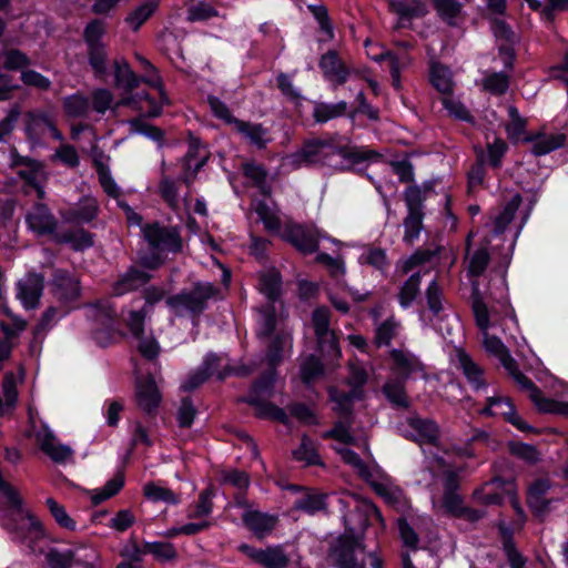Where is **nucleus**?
<instances>
[{"instance_id":"1","label":"nucleus","mask_w":568,"mask_h":568,"mask_svg":"<svg viewBox=\"0 0 568 568\" xmlns=\"http://www.w3.org/2000/svg\"><path fill=\"white\" fill-rule=\"evenodd\" d=\"M292 334L281 333L275 336L268 346L266 359L271 367L270 372L263 375L252 387L247 402L258 408V415L271 417L284 424H287L288 417L284 409L270 403L262 402V397L270 396L275 381L274 367L280 364L285 354L292 349Z\"/></svg>"},{"instance_id":"2","label":"nucleus","mask_w":568,"mask_h":568,"mask_svg":"<svg viewBox=\"0 0 568 568\" xmlns=\"http://www.w3.org/2000/svg\"><path fill=\"white\" fill-rule=\"evenodd\" d=\"M473 312L476 325L483 333V344L487 353L496 356L505 368H514V358L500 338L488 333L489 327L497 324L495 312L489 311L476 291L473 294Z\"/></svg>"},{"instance_id":"3","label":"nucleus","mask_w":568,"mask_h":568,"mask_svg":"<svg viewBox=\"0 0 568 568\" xmlns=\"http://www.w3.org/2000/svg\"><path fill=\"white\" fill-rule=\"evenodd\" d=\"M26 132L33 143L48 138L62 141L63 135L57 128V116L51 110L37 109L26 113Z\"/></svg>"},{"instance_id":"4","label":"nucleus","mask_w":568,"mask_h":568,"mask_svg":"<svg viewBox=\"0 0 568 568\" xmlns=\"http://www.w3.org/2000/svg\"><path fill=\"white\" fill-rule=\"evenodd\" d=\"M216 292L211 283H197L191 291L169 297L166 303L176 314H181L183 311L199 314L206 307L207 301Z\"/></svg>"},{"instance_id":"5","label":"nucleus","mask_w":568,"mask_h":568,"mask_svg":"<svg viewBox=\"0 0 568 568\" xmlns=\"http://www.w3.org/2000/svg\"><path fill=\"white\" fill-rule=\"evenodd\" d=\"M365 547L359 538L344 535L338 538L329 557L336 568H365Z\"/></svg>"},{"instance_id":"6","label":"nucleus","mask_w":568,"mask_h":568,"mask_svg":"<svg viewBox=\"0 0 568 568\" xmlns=\"http://www.w3.org/2000/svg\"><path fill=\"white\" fill-rule=\"evenodd\" d=\"M311 323L321 352L332 357H339L341 351L335 333L329 327L331 311L325 306L316 307L312 313Z\"/></svg>"},{"instance_id":"7","label":"nucleus","mask_w":568,"mask_h":568,"mask_svg":"<svg viewBox=\"0 0 568 568\" xmlns=\"http://www.w3.org/2000/svg\"><path fill=\"white\" fill-rule=\"evenodd\" d=\"M337 152L336 148L327 141L312 139L306 141L301 151L287 158L288 164L294 169L306 164L326 163L327 159Z\"/></svg>"},{"instance_id":"8","label":"nucleus","mask_w":568,"mask_h":568,"mask_svg":"<svg viewBox=\"0 0 568 568\" xmlns=\"http://www.w3.org/2000/svg\"><path fill=\"white\" fill-rule=\"evenodd\" d=\"M281 237L304 254L313 253L325 236L313 225L286 224Z\"/></svg>"},{"instance_id":"9","label":"nucleus","mask_w":568,"mask_h":568,"mask_svg":"<svg viewBox=\"0 0 568 568\" xmlns=\"http://www.w3.org/2000/svg\"><path fill=\"white\" fill-rule=\"evenodd\" d=\"M142 233L150 246L155 250L171 253L182 250V239L175 227L152 223L143 226Z\"/></svg>"},{"instance_id":"10","label":"nucleus","mask_w":568,"mask_h":568,"mask_svg":"<svg viewBox=\"0 0 568 568\" xmlns=\"http://www.w3.org/2000/svg\"><path fill=\"white\" fill-rule=\"evenodd\" d=\"M50 292L60 305L70 310L80 297V282L68 272L55 271L50 284Z\"/></svg>"},{"instance_id":"11","label":"nucleus","mask_w":568,"mask_h":568,"mask_svg":"<svg viewBox=\"0 0 568 568\" xmlns=\"http://www.w3.org/2000/svg\"><path fill=\"white\" fill-rule=\"evenodd\" d=\"M515 493V483L511 478L504 479L498 476L485 483L474 491V498L481 505H499L505 495Z\"/></svg>"},{"instance_id":"12","label":"nucleus","mask_w":568,"mask_h":568,"mask_svg":"<svg viewBox=\"0 0 568 568\" xmlns=\"http://www.w3.org/2000/svg\"><path fill=\"white\" fill-rule=\"evenodd\" d=\"M239 549L254 562L260 564L265 568H286L290 562V558L282 546H272L265 549H258L243 544Z\"/></svg>"},{"instance_id":"13","label":"nucleus","mask_w":568,"mask_h":568,"mask_svg":"<svg viewBox=\"0 0 568 568\" xmlns=\"http://www.w3.org/2000/svg\"><path fill=\"white\" fill-rule=\"evenodd\" d=\"M390 358L394 363L393 371L406 381L410 377L426 378L424 364L413 353L405 349H393Z\"/></svg>"},{"instance_id":"14","label":"nucleus","mask_w":568,"mask_h":568,"mask_svg":"<svg viewBox=\"0 0 568 568\" xmlns=\"http://www.w3.org/2000/svg\"><path fill=\"white\" fill-rule=\"evenodd\" d=\"M161 400V392L152 376L136 379L135 402L141 410L151 414L159 407Z\"/></svg>"},{"instance_id":"15","label":"nucleus","mask_w":568,"mask_h":568,"mask_svg":"<svg viewBox=\"0 0 568 568\" xmlns=\"http://www.w3.org/2000/svg\"><path fill=\"white\" fill-rule=\"evenodd\" d=\"M19 516V524L14 528L16 538L27 544L31 552L41 554L43 549L37 545L44 536L40 521L31 515Z\"/></svg>"},{"instance_id":"16","label":"nucleus","mask_w":568,"mask_h":568,"mask_svg":"<svg viewBox=\"0 0 568 568\" xmlns=\"http://www.w3.org/2000/svg\"><path fill=\"white\" fill-rule=\"evenodd\" d=\"M481 414L491 416H501L507 422L513 424L519 430H528L530 427L516 413L515 407L509 398L490 396L487 398V406L481 410Z\"/></svg>"},{"instance_id":"17","label":"nucleus","mask_w":568,"mask_h":568,"mask_svg":"<svg viewBox=\"0 0 568 568\" xmlns=\"http://www.w3.org/2000/svg\"><path fill=\"white\" fill-rule=\"evenodd\" d=\"M318 65L324 78L334 85L344 84L351 74L349 67L346 65V63L339 58L338 53L333 50L327 51L321 57Z\"/></svg>"},{"instance_id":"18","label":"nucleus","mask_w":568,"mask_h":568,"mask_svg":"<svg viewBox=\"0 0 568 568\" xmlns=\"http://www.w3.org/2000/svg\"><path fill=\"white\" fill-rule=\"evenodd\" d=\"M507 372L513 376L517 385L525 392L538 408L542 413H552L554 406L556 405L555 399L546 398L542 396L538 387L521 372L518 371L517 363L514 359V368H506Z\"/></svg>"},{"instance_id":"19","label":"nucleus","mask_w":568,"mask_h":568,"mask_svg":"<svg viewBox=\"0 0 568 568\" xmlns=\"http://www.w3.org/2000/svg\"><path fill=\"white\" fill-rule=\"evenodd\" d=\"M409 429H404L406 437H410L420 445H436L439 438L438 426L430 419H422L419 417H410L406 422Z\"/></svg>"},{"instance_id":"20","label":"nucleus","mask_w":568,"mask_h":568,"mask_svg":"<svg viewBox=\"0 0 568 568\" xmlns=\"http://www.w3.org/2000/svg\"><path fill=\"white\" fill-rule=\"evenodd\" d=\"M36 440L41 450L55 463H64L73 454L72 449L67 445L60 444L53 433L47 427L37 432Z\"/></svg>"},{"instance_id":"21","label":"nucleus","mask_w":568,"mask_h":568,"mask_svg":"<svg viewBox=\"0 0 568 568\" xmlns=\"http://www.w3.org/2000/svg\"><path fill=\"white\" fill-rule=\"evenodd\" d=\"M44 280L39 274H29L18 284V297L26 308H36L39 305L43 291Z\"/></svg>"},{"instance_id":"22","label":"nucleus","mask_w":568,"mask_h":568,"mask_svg":"<svg viewBox=\"0 0 568 568\" xmlns=\"http://www.w3.org/2000/svg\"><path fill=\"white\" fill-rule=\"evenodd\" d=\"M440 507L448 515L465 519L469 523H475L484 517L483 511L465 506L458 493L444 494Z\"/></svg>"},{"instance_id":"23","label":"nucleus","mask_w":568,"mask_h":568,"mask_svg":"<svg viewBox=\"0 0 568 568\" xmlns=\"http://www.w3.org/2000/svg\"><path fill=\"white\" fill-rule=\"evenodd\" d=\"M26 222L30 230L39 235L50 234L57 226L54 216L43 204L34 205L26 215Z\"/></svg>"},{"instance_id":"24","label":"nucleus","mask_w":568,"mask_h":568,"mask_svg":"<svg viewBox=\"0 0 568 568\" xmlns=\"http://www.w3.org/2000/svg\"><path fill=\"white\" fill-rule=\"evenodd\" d=\"M242 519L246 527L257 537L264 538L268 535L277 524V517L256 510H247L243 514Z\"/></svg>"},{"instance_id":"25","label":"nucleus","mask_w":568,"mask_h":568,"mask_svg":"<svg viewBox=\"0 0 568 568\" xmlns=\"http://www.w3.org/2000/svg\"><path fill=\"white\" fill-rule=\"evenodd\" d=\"M456 361L458 367L463 371V374L474 389L479 390L486 386L484 371L464 349H456Z\"/></svg>"},{"instance_id":"26","label":"nucleus","mask_w":568,"mask_h":568,"mask_svg":"<svg viewBox=\"0 0 568 568\" xmlns=\"http://www.w3.org/2000/svg\"><path fill=\"white\" fill-rule=\"evenodd\" d=\"M389 7L400 21L423 18L428 13L423 0H389Z\"/></svg>"},{"instance_id":"27","label":"nucleus","mask_w":568,"mask_h":568,"mask_svg":"<svg viewBox=\"0 0 568 568\" xmlns=\"http://www.w3.org/2000/svg\"><path fill=\"white\" fill-rule=\"evenodd\" d=\"M233 129L258 149H264L270 142L267 129L260 123L239 120Z\"/></svg>"},{"instance_id":"28","label":"nucleus","mask_w":568,"mask_h":568,"mask_svg":"<svg viewBox=\"0 0 568 568\" xmlns=\"http://www.w3.org/2000/svg\"><path fill=\"white\" fill-rule=\"evenodd\" d=\"M151 276L138 267L129 268L114 284L113 293L115 295H123L131 291L138 290L143 286Z\"/></svg>"},{"instance_id":"29","label":"nucleus","mask_w":568,"mask_h":568,"mask_svg":"<svg viewBox=\"0 0 568 568\" xmlns=\"http://www.w3.org/2000/svg\"><path fill=\"white\" fill-rule=\"evenodd\" d=\"M550 481L547 478L536 479L528 488L527 501L530 508L540 514L548 507L547 493L550 489Z\"/></svg>"},{"instance_id":"30","label":"nucleus","mask_w":568,"mask_h":568,"mask_svg":"<svg viewBox=\"0 0 568 568\" xmlns=\"http://www.w3.org/2000/svg\"><path fill=\"white\" fill-rule=\"evenodd\" d=\"M220 358L216 355H209L203 365L194 373L190 374L181 385L185 392L193 390L202 385L211 375L215 374V367Z\"/></svg>"},{"instance_id":"31","label":"nucleus","mask_w":568,"mask_h":568,"mask_svg":"<svg viewBox=\"0 0 568 568\" xmlns=\"http://www.w3.org/2000/svg\"><path fill=\"white\" fill-rule=\"evenodd\" d=\"M437 14L450 26L463 19V6L457 0H432Z\"/></svg>"},{"instance_id":"32","label":"nucleus","mask_w":568,"mask_h":568,"mask_svg":"<svg viewBox=\"0 0 568 568\" xmlns=\"http://www.w3.org/2000/svg\"><path fill=\"white\" fill-rule=\"evenodd\" d=\"M119 104L133 106L149 118L158 116L161 112V105L146 93L128 97Z\"/></svg>"},{"instance_id":"33","label":"nucleus","mask_w":568,"mask_h":568,"mask_svg":"<svg viewBox=\"0 0 568 568\" xmlns=\"http://www.w3.org/2000/svg\"><path fill=\"white\" fill-rule=\"evenodd\" d=\"M521 204V196L515 194L510 201L504 206V209L491 217L494 224V233H503L508 224L514 220L516 211Z\"/></svg>"},{"instance_id":"34","label":"nucleus","mask_w":568,"mask_h":568,"mask_svg":"<svg viewBox=\"0 0 568 568\" xmlns=\"http://www.w3.org/2000/svg\"><path fill=\"white\" fill-rule=\"evenodd\" d=\"M329 394L335 403L334 410L341 415L348 416L352 413L354 400L362 398L363 390L352 388L349 393H344L333 388Z\"/></svg>"},{"instance_id":"35","label":"nucleus","mask_w":568,"mask_h":568,"mask_svg":"<svg viewBox=\"0 0 568 568\" xmlns=\"http://www.w3.org/2000/svg\"><path fill=\"white\" fill-rule=\"evenodd\" d=\"M566 136L561 133L538 135L532 143V153L537 156L546 155L565 144Z\"/></svg>"},{"instance_id":"36","label":"nucleus","mask_w":568,"mask_h":568,"mask_svg":"<svg viewBox=\"0 0 568 568\" xmlns=\"http://www.w3.org/2000/svg\"><path fill=\"white\" fill-rule=\"evenodd\" d=\"M143 495L145 498L154 503L164 501L166 504L175 505L180 501L179 495L170 488L153 481L146 483L143 486Z\"/></svg>"},{"instance_id":"37","label":"nucleus","mask_w":568,"mask_h":568,"mask_svg":"<svg viewBox=\"0 0 568 568\" xmlns=\"http://www.w3.org/2000/svg\"><path fill=\"white\" fill-rule=\"evenodd\" d=\"M430 82L442 93L448 94L453 91L452 73L448 68L440 63H432L430 65Z\"/></svg>"},{"instance_id":"38","label":"nucleus","mask_w":568,"mask_h":568,"mask_svg":"<svg viewBox=\"0 0 568 568\" xmlns=\"http://www.w3.org/2000/svg\"><path fill=\"white\" fill-rule=\"evenodd\" d=\"M18 399L16 377L13 374L6 375L0 393V414L4 415L11 410Z\"/></svg>"},{"instance_id":"39","label":"nucleus","mask_w":568,"mask_h":568,"mask_svg":"<svg viewBox=\"0 0 568 568\" xmlns=\"http://www.w3.org/2000/svg\"><path fill=\"white\" fill-rule=\"evenodd\" d=\"M114 77L116 87L126 91H132L140 82V79L124 60L114 61Z\"/></svg>"},{"instance_id":"40","label":"nucleus","mask_w":568,"mask_h":568,"mask_svg":"<svg viewBox=\"0 0 568 568\" xmlns=\"http://www.w3.org/2000/svg\"><path fill=\"white\" fill-rule=\"evenodd\" d=\"M346 110L347 103L345 101H339L334 104L317 103L314 108L313 116L316 122L325 123L332 119L344 115Z\"/></svg>"},{"instance_id":"41","label":"nucleus","mask_w":568,"mask_h":568,"mask_svg":"<svg viewBox=\"0 0 568 568\" xmlns=\"http://www.w3.org/2000/svg\"><path fill=\"white\" fill-rule=\"evenodd\" d=\"M317 263L323 264L331 277L336 280L338 283L344 278L346 274L345 260L342 255L331 256L327 253H318L315 257Z\"/></svg>"},{"instance_id":"42","label":"nucleus","mask_w":568,"mask_h":568,"mask_svg":"<svg viewBox=\"0 0 568 568\" xmlns=\"http://www.w3.org/2000/svg\"><path fill=\"white\" fill-rule=\"evenodd\" d=\"M420 274H412L398 292V302L403 308L409 307L419 294Z\"/></svg>"},{"instance_id":"43","label":"nucleus","mask_w":568,"mask_h":568,"mask_svg":"<svg viewBox=\"0 0 568 568\" xmlns=\"http://www.w3.org/2000/svg\"><path fill=\"white\" fill-rule=\"evenodd\" d=\"M63 108L69 116L82 118L90 110V101L85 95L75 93L63 99Z\"/></svg>"},{"instance_id":"44","label":"nucleus","mask_w":568,"mask_h":568,"mask_svg":"<svg viewBox=\"0 0 568 568\" xmlns=\"http://www.w3.org/2000/svg\"><path fill=\"white\" fill-rule=\"evenodd\" d=\"M88 58L91 68L97 77H103L106 73L108 54L105 44L88 45Z\"/></svg>"},{"instance_id":"45","label":"nucleus","mask_w":568,"mask_h":568,"mask_svg":"<svg viewBox=\"0 0 568 568\" xmlns=\"http://www.w3.org/2000/svg\"><path fill=\"white\" fill-rule=\"evenodd\" d=\"M405 381H388L383 386V393L387 399L395 406L407 407L408 399L405 393Z\"/></svg>"},{"instance_id":"46","label":"nucleus","mask_w":568,"mask_h":568,"mask_svg":"<svg viewBox=\"0 0 568 568\" xmlns=\"http://www.w3.org/2000/svg\"><path fill=\"white\" fill-rule=\"evenodd\" d=\"M293 456L306 465H323L315 444L306 436L302 438L301 445L293 452Z\"/></svg>"},{"instance_id":"47","label":"nucleus","mask_w":568,"mask_h":568,"mask_svg":"<svg viewBox=\"0 0 568 568\" xmlns=\"http://www.w3.org/2000/svg\"><path fill=\"white\" fill-rule=\"evenodd\" d=\"M260 290L268 300H275L281 291L280 273L275 270L262 273L260 276Z\"/></svg>"},{"instance_id":"48","label":"nucleus","mask_w":568,"mask_h":568,"mask_svg":"<svg viewBox=\"0 0 568 568\" xmlns=\"http://www.w3.org/2000/svg\"><path fill=\"white\" fill-rule=\"evenodd\" d=\"M326 495L318 493H307L294 503V507L308 514H315L326 507Z\"/></svg>"},{"instance_id":"49","label":"nucleus","mask_w":568,"mask_h":568,"mask_svg":"<svg viewBox=\"0 0 568 568\" xmlns=\"http://www.w3.org/2000/svg\"><path fill=\"white\" fill-rule=\"evenodd\" d=\"M124 478L123 475L119 474L112 479H110L101 489H95L92 491L91 500L93 505H99L104 500L111 498L115 494L120 491L123 487Z\"/></svg>"},{"instance_id":"50","label":"nucleus","mask_w":568,"mask_h":568,"mask_svg":"<svg viewBox=\"0 0 568 568\" xmlns=\"http://www.w3.org/2000/svg\"><path fill=\"white\" fill-rule=\"evenodd\" d=\"M352 420H338L335 423L334 427L327 432H325L322 436L323 438H333L345 445L355 444V437L351 432Z\"/></svg>"},{"instance_id":"51","label":"nucleus","mask_w":568,"mask_h":568,"mask_svg":"<svg viewBox=\"0 0 568 568\" xmlns=\"http://www.w3.org/2000/svg\"><path fill=\"white\" fill-rule=\"evenodd\" d=\"M158 3L155 1H148L132 12L125 19L130 28L136 31L155 11Z\"/></svg>"},{"instance_id":"52","label":"nucleus","mask_w":568,"mask_h":568,"mask_svg":"<svg viewBox=\"0 0 568 568\" xmlns=\"http://www.w3.org/2000/svg\"><path fill=\"white\" fill-rule=\"evenodd\" d=\"M399 322L394 316L388 317L376 327L375 342L378 346L389 345L397 335Z\"/></svg>"},{"instance_id":"53","label":"nucleus","mask_w":568,"mask_h":568,"mask_svg":"<svg viewBox=\"0 0 568 568\" xmlns=\"http://www.w3.org/2000/svg\"><path fill=\"white\" fill-rule=\"evenodd\" d=\"M404 242L412 245L419 236L423 229V213H408L404 220Z\"/></svg>"},{"instance_id":"54","label":"nucleus","mask_w":568,"mask_h":568,"mask_svg":"<svg viewBox=\"0 0 568 568\" xmlns=\"http://www.w3.org/2000/svg\"><path fill=\"white\" fill-rule=\"evenodd\" d=\"M381 59H386L389 63L392 83L395 89H400V70L406 68L410 63V59L407 55L398 57L394 53L387 52L381 55Z\"/></svg>"},{"instance_id":"55","label":"nucleus","mask_w":568,"mask_h":568,"mask_svg":"<svg viewBox=\"0 0 568 568\" xmlns=\"http://www.w3.org/2000/svg\"><path fill=\"white\" fill-rule=\"evenodd\" d=\"M159 193L171 209H176L179 206L176 182L164 173H162V178L159 184Z\"/></svg>"},{"instance_id":"56","label":"nucleus","mask_w":568,"mask_h":568,"mask_svg":"<svg viewBox=\"0 0 568 568\" xmlns=\"http://www.w3.org/2000/svg\"><path fill=\"white\" fill-rule=\"evenodd\" d=\"M98 213V203L93 197H84L79 206L71 212V217L75 222H90Z\"/></svg>"},{"instance_id":"57","label":"nucleus","mask_w":568,"mask_h":568,"mask_svg":"<svg viewBox=\"0 0 568 568\" xmlns=\"http://www.w3.org/2000/svg\"><path fill=\"white\" fill-rule=\"evenodd\" d=\"M60 241L69 243L77 251H82L93 245L91 234L83 229L64 233Z\"/></svg>"},{"instance_id":"58","label":"nucleus","mask_w":568,"mask_h":568,"mask_svg":"<svg viewBox=\"0 0 568 568\" xmlns=\"http://www.w3.org/2000/svg\"><path fill=\"white\" fill-rule=\"evenodd\" d=\"M97 172L99 176V181L104 192L111 197L120 196V189L116 185L115 181L112 179L110 170L105 166L100 160H94Z\"/></svg>"},{"instance_id":"59","label":"nucleus","mask_w":568,"mask_h":568,"mask_svg":"<svg viewBox=\"0 0 568 568\" xmlns=\"http://www.w3.org/2000/svg\"><path fill=\"white\" fill-rule=\"evenodd\" d=\"M135 338L138 339L136 348L145 359L153 361L159 356L161 347L153 335L143 333Z\"/></svg>"},{"instance_id":"60","label":"nucleus","mask_w":568,"mask_h":568,"mask_svg":"<svg viewBox=\"0 0 568 568\" xmlns=\"http://www.w3.org/2000/svg\"><path fill=\"white\" fill-rule=\"evenodd\" d=\"M47 506L49 507L51 515L60 527L68 530L75 529V521L68 515L65 508L62 505L58 504L53 498H48Z\"/></svg>"},{"instance_id":"61","label":"nucleus","mask_w":568,"mask_h":568,"mask_svg":"<svg viewBox=\"0 0 568 568\" xmlns=\"http://www.w3.org/2000/svg\"><path fill=\"white\" fill-rule=\"evenodd\" d=\"M260 220L263 222L264 227L271 233H278L281 231V221L276 212L271 210L266 204L258 203L255 209Z\"/></svg>"},{"instance_id":"62","label":"nucleus","mask_w":568,"mask_h":568,"mask_svg":"<svg viewBox=\"0 0 568 568\" xmlns=\"http://www.w3.org/2000/svg\"><path fill=\"white\" fill-rule=\"evenodd\" d=\"M144 552L152 554L159 560H171L176 557V550L171 542H146L144 545Z\"/></svg>"},{"instance_id":"63","label":"nucleus","mask_w":568,"mask_h":568,"mask_svg":"<svg viewBox=\"0 0 568 568\" xmlns=\"http://www.w3.org/2000/svg\"><path fill=\"white\" fill-rule=\"evenodd\" d=\"M216 14L217 12L206 2L193 1L187 7V19L190 21H203Z\"/></svg>"},{"instance_id":"64","label":"nucleus","mask_w":568,"mask_h":568,"mask_svg":"<svg viewBox=\"0 0 568 568\" xmlns=\"http://www.w3.org/2000/svg\"><path fill=\"white\" fill-rule=\"evenodd\" d=\"M361 262L384 271L388 267L386 252L383 248L371 247L361 256Z\"/></svg>"}]
</instances>
